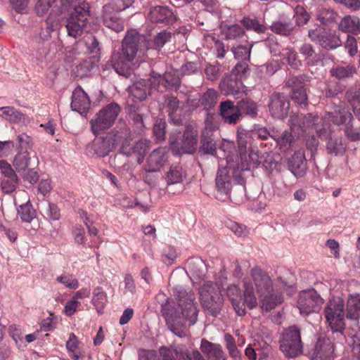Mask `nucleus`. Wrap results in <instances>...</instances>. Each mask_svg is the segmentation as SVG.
<instances>
[{
	"label": "nucleus",
	"mask_w": 360,
	"mask_h": 360,
	"mask_svg": "<svg viewBox=\"0 0 360 360\" xmlns=\"http://www.w3.org/2000/svg\"><path fill=\"white\" fill-rule=\"evenodd\" d=\"M174 297L177 302V307H174L169 300H166L161 305V312L165 319L170 331L179 338L188 336L186 323L194 325L198 319V302L194 292L181 287L175 288Z\"/></svg>",
	"instance_id": "obj_1"
},
{
	"label": "nucleus",
	"mask_w": 360,
	"mask_h": 360,
	"mask_svg": "<svg viewBox=\"0 0 360 360\" xmlns=\"http://www.w3.org/2000/svg\"><path fill=\"white\" fill-rule=\"evenodd\" d=\"M141 36L134 30L127 32L122 40L120 51L113 53L111 65L120 75L128 77L131 75V63L136 56Z\"/></svg>",
	"instance_id": "obj_2"
},
{
	"label": "nucleus",
	"mask_w": 360,
	"mask_h": 360,
	"mask_svg": "<svg viewBox=\"0 0 360 360\" xmlns=\"http://www.w3.org/2000/svg\"><path fill=\"white\" fill-rule=\"evenodd\" d=\"M278 342L280 350L288 359L297 357L303 353L301 330L295 325L284 328Z\"/></svg>",
	"instance_id": "obj_3"
},
{
	"label": "nucleus",
	"mask_w": 360,
	"mask_h": 360,
	"mask_svg": "<svg viewBox=\"0 0 360 360\" xmlns=\"http://www.w3.org/2000/svg\"><path fill=\"white\" fill-rule=\"evenodd\" d=\"M120 112L121 107L115 102L102 107L89 122L92 133L97 136L110 129L117 120Z\"/></svg>",
	"instance_id": "obj_4"
},
{
	"label": "nucleus",
	"mask_w": 360,
	"mask_h": 360,
	"mask_svg": "<svg viewBox=\"0 0 360 360\" xmlns=\"http://www.w3.org/2000/svg\"><path fill=\"white\" fill-rule=\"evenodd\" d=\"M198 133L196 128L187 125L180 139V132L172 133L169 138V143L172 150L176 155L193 153L197 148Z\"/></svg>",
	"instance_id": "obj_5"
},
{
	"label": "nucleus",
	"mask_w": 360,
	"mask_h": 360,
	"mask_svg": "<svg viewBox=\"0 0 360 360\" xmlns=\"http://www.w3.org/2000/svg\"><path fill=\"white\" fill-rule=\"evenodd\" d=\"M199 295L203 309L217 316L221 311L224 301L219 286L213 282H208L199 289Z\"/></svg>",
	"instance_id": "obj_6"
},
{
	"label": "nucleus",
	"mask_w": 360,
	"mask_h": 360,
	"mask_svg": "<svg viewBox=\"0 0 360 360\" xmlns=\"http://www.w3.org/2000/svg\"><path fill=\"white\" fill-rule=\"evenodd\" d=\"M325 317L333 333L343 336L345 330V304L342 298L335 297L330 300L324 308Z\"/></svg>",
	"instance_id": "obj_7"
},
{
	"label": "nucleus",
	"mask_w": 360,
	"mask_h": 360,
	"mask_svg": "<svg viewBox=\"0 0 360 360\" xmlns=\"http://www.w3.org/2000/svg\"><path fill=\"white\" fill-rule=\"evenodd\" d=\"M323 304V299L314 289L301 292L297 300V307L303 316L319 312Z\"/></svg>",
	"instance_id": "obj_8"
},
{
	"label": "nucleus",
	"mask_w": 360,
	"mask_h": 360,
	"mask_svg": "<svg viewBox=\"0 0 360 360\" xmlns=\"http://www.w3.org/2000/svg\"><path fill=\"white\" fill-rule=\"evenodd\" d=\"M321 118L317 115H313L311 113L307 115H299L292 113L290 116V125L292 131L298 136L307 132L311 128L314 127L316 131L317 129H321L319 123Z\"/></svg>",
	"instance_id": "obj_9"
},
{
	"label": "nucleus",
	"mask_w": 360,
	"mask_h": 360,
	"mask_svg": "<svg viewBox=\"0 0 360 360\" xmlns=\"http://www.w3.org/2000/svg\"><path fill=\"white\" fill-rule=\"evenodd\" d=\"M243 283L244 302L240 298L231 302L236 313L240 316L246 314L245 304L250 309H255L257 306L255 288L251 280L248 278H245Z\"/></svg>",
	"instance_id": "obj_10"
},
{
	"label": "nucleus",
	"mask_w": 360,
	"mask_h": 360,
	"mask_svg": "<svg viewBox=\"0 0 360 360\" xmlns=\"http://www.w3.org/2000/svg\"><path fill=\"white\" fill-rule=\"evenodd\" d=\"M268 106L272 117L283 120L288 115L290 101L284 94L274 92L269 97Z\"/></svg>",
	"instance_id": "obj_11"
},
{
	"label": "nucleus",
	"mask_w": 360,
	"mask_h": 360,
	"mask_svg": "<svg viewBox=\"0 0 360 360\" xmlns=\"http://www.w3.org/2000/svg\"><path fill=\"white\" fill-rule=\"evenodd\" d=\"M219 89L225 96H236L246 91V86L243 84L242 79L234 72L222 77L219 83Z\"/></svg>",
	"instance_id": "obj_12"
},
{
	"label": "nucleus",
	"mask_w": 360,
	"mask_h": 360,
	"mask_svg": "<svg viewBox=\"0 0 360 360\" xmlns=\"http://www.w3.org/2000/svg\"><path fill=\"white\" fill-rule=\"evenodd\" d=\"M250 276L254 282L259 296L266 295L274 292L272 280L262 269L255 266L250 270Z\"/></svg>",
	"instance_id": "obj_13"
},
{
	"label": "nucleus",
	"mask_w": 360,
	"mask_h": 360,
	"mask_svg": "<svg viewBox=\"0 0 360 360\" xmlns=\"http://www.w3.org/2000/svg\"><path fill=\"white\" fill-rule=\"evenodd\" d=\"M316 134L321 139H328L326 143L328 153L335 156L344 154L346 150V145L343 143L342 136L335 135L325 128H316Z\"/></svg>",
	"instance_id": "obj_14"
},
{
	"label": "nucleus",
	"mask_w": 360,
	"mask_h": 360,
	"mask_svg": "<svg viewBox=\"0 0 360 360\" xmlns=\"http://www.w3.org/2000/svg\"><path fill=\"white\" fill-rule=\"evenodd\" d=\"M168 151L165 148L154 149L147 157L143 169L145 172H158L166 163Z\"/></svg>",
	"instance_id": "obj_15"
},
{
	"label": "nucleus",
	"mask_w": 360,
	"mask_h": 360,
	"mask_svg": "<svg viewBox=\"0 0 360 360\" xmlns=\"http://www.w3.org/2000/svg\"><path fill=\"white\" fill-rule=\"evenodd\" d=\"M334 353V345L327 338H319L311 354V360H330Z\"/></svg>",
	"instance_id": "obj_16"
},
{
	"label": "nucleus",
	"mask_w": 360,
	"mask_h": 360,
	"mask_svg": "<svg viewBox=\"0 0 360 360\" xmlns=\"http://www.w3.org/2000/svg\"><path fill=\"white\" fill-rule=\"evenodd\" d=\"M90 98L80 86L77 87L72 92L71 108L72 110L84 115L90 108Z\"/></svg>",
	"instance_id": "obj_17"
},
{
	"label": "nucleus",
	"mask_w": 360,
	"mask_h": 360,
	"mask_svg": "<svg viewBox=\"0 0 360 360\" xmlns=\"http://www.w3.org/2000/svg\"><path fill=\"white\" fill-rule=\"evenodd\" d=\"M289 170L297 178L302 177L307 170V160L304 150L295 151L288 160Z\"/></svg>",
	"instance_id": "obj_18"
},
{
	"label": "nucleus",
	"mask_w": 360,
	"mask_h": 360,
	"mask_svg": "<svg viewBox=\"0 0 360 360\" xmlns=\"http://www.w3.org/2000/svg\"><path fill=\"white\" fill-rule=\"evenodd\" d=\"M219 115L224 122L229 124H236L240 117L238 104L235 105L234 102L231 100L220 103Z\"/></svg>",
	"instance_id": "obj_19"
},
{
	"label": "nucleus",
	"mask_w": 360,
	"mask_h": 360,
	"mask_svg": "<svg viewBox=\"0 0 360 360\" xmlns=\"http://www.w3.org/2000/svg\"><path fill=\"white\" fill-rule=\"evenodd\" d=\"M148 20L154 23H172L175 16L167 6H155L150 9L148 14Z\"/></svg>",
	"instance_id": "obj_20"
},
{
	"label": "nucleus",
	"mask_w": 360,
	"mask_h": 360,
	"mask_svg": "<svg viewBox=\"0 0 360 360\" xmlns=\"http://www.w3.org/2000/svg\"><path fill=\"white\" fill-rule=\"evenodd\" d=\"M216 188L219 194L227 196L231 188V176L227 167L219 168L216 179Z\"/></svg>",
	"instance_id": "obj_21"
},
{
	"label": "nucleus",
	"mask_w": 360,
	"mask_h": 360,
	"mask_svg": "<svg viewBox=\"0 0 360 360\" xmlns=\"http://www.w3.org/2000/svg\"><path fill=\"white\" fill-rule=\"evenodd\" d=\"M107 135L112 139L115 146L132 140L131 131L125 122H119Z\"/></svg>",
	"instance_id": "obj_22"
},
{
	"label": "nucleus",
	"mask_w": 360,
	"mask_h": 360,
	"mask_svg": "<svg viewBox=\"0 0 360 360\" xmlns=\"http://www.w3.org/2000/svg\"><path fill=\"white\" fill-rule=\"evenodd\" d=\"M200 349L208 360H226L222 347L219 344H214L203 339L201 341Z\"/></svg>",
	"instance_id": "obj_23"
},
{
	"label": "nucleus",
	"mask_w": 360,
	"mask_h": 360,
	"mask_svg": "<svg viewBox=\"0 0 360 360\" xmlns=\"http://www.w3.org/2000/svg\"><path fill=\"white\" fill-rule=\"evenodd\" d=\"M103 22L105 27L116 32H120L124 30V21L118 15L119 12L113 10H106L103 8Z\"/></svg>",
	"instance_id": "obj_24"
},
{
	"label": "nucleus",
	"mask_w": 360,
	"mask_h": 360,
	"mask_svg": "<svg viewBox=\"0 0 360 360\" xmlns=\"http://www.w3.org/2000/svg\"><path fill=\"white\" fill-rule=\"evenodd\" d=\"M186 266L191 276L197 281L206 277L207 266L200 258H191L186 261Z\"/></svg>",
	"instance_id": "obj_25"
},
{
	"label": "nucleus",
	"mask_w": 360,
	"mask_h": 360,
	"mask_svg": "<svg viewBox=\"0 0 360 360\" xmlns=\"http://www.w3.org/2000/svg\"><path fill=\"white\" fill-rule=\"evenodd\" d=\"M270 29L276 34L289 37L294 33L296 27L290 19L281 18L271 23Z\"/></svg>",
	"instance_id": "obj_26"
},
{
	"label": "nucleus",
	"mask_w": 360,
	"mask_h": 360,
	"mask_svg": "<svg viewBox=\"0 0 360 360\" xmlns=\"http://www.w3.org/2000/svg\"><path fill=\"white\" fill-rule=\"evenodd\" d=\"M128 91L134 102L143 101L149 92L148 82L146 79L136 81L128 87Z\"/></svg>",
	"instance_id": "obj_27"
},
{
	"label": "nucleus",
	"mask_w": 360,
	"mask_h": 360,
	"mask_svg": "<svg viewBox=\"0 0 360 360\" xmlns=\"http://www.w3.org/2000/svg\"><path fill=\"white\" fill-rule=\"evenodd\" d=\"M115 148L112 139L107 134L96 139L91 144V149L98 157L108 155Z\"/></svg>",
	"instance_id": "obj_28"
},
{
	"label": "nucleus",
	"mask_w": 360,
	"mask_h": 360,
	"mask_svg": "<svg viewBox=\"0 0 360 360\" xmlns=\"http://www.w3.org/2000/svg\"><path fill=\"white\" fill-rule=\"evenodd\" d=\"M148 110L144 105L138 107L135 105H131L129 107V119L133 122L134 125L137 129L141 130L144 128L143 117L148 115Z\"/></svg>",
	"instance_id": "obj_29"
},
{
	"label": "nucleus",
	"mask_w": 360,
	"mask_h": 360,
	"mask_svg": "<svg viewBox=\"0 0 360 360\" xmlns=\"http://www.w3.org/2000/svg\"><path fill=\"white\" fill-rule=\"evenodd\" d=\"M220 29L221 35L226 40H237L245 34L244 29L238 24H222Z\"/></svg>",
	"instance_id": "obj_30"
},
{
	"label": "nucleus",
	"mask_w": 360,
	"mask_h": 360,
	"mask_svg": "<svg viewBox=\"0 0 360 360\" xmlns=\"http://www.w3.org/2000/svg\"><path fill=\"white\" fill-rule=\"evenodd\" d=\"M339 28L344 32L358 34L360 33V19L356 16L346 15L340 22Z\"/></svg>",
	"instance_id": "obj_31"
},
{
	"label": "nucleus",
	"mask_w": 360,
	"mask_h": 360,
	"mask_svg": "<svg viewBox=\"0 0 360 360\" xmlns=\"http://www.w3.org/2000/svg\"><path fill=\"white\" fill-rule=\"evenodd\" d=\"M165 104L169 113L170 120L175 124H181V119L178 116L176 112L179 110V101L174 96H167L165 97Z\"/></svg>",
	"instance_id": "obj_32"
},
{
	"label": "nucleus",
	"mask_w": 360,
	"mask_h": 360,
	"mask_svg": "<svg viewBox=\"0 0 360 360\" xmlns=\"http://www.w3.org/2000/svg\"><path fill=\"white\" fill-rule=\"evenodd\" d=\"M90 16L89 5L87 2L83 1L79 3L78 5L74 7L72 11H71L70 17L68 18L79 21L80 23H85Z\"/></svg>",
	"instance_id": "obj_33"
},
{
	"label": "nucleus",
	"mask_w": 360,
	"mask_h": 360,
	"mask_svg": "<svg viewBox=\"0 0 360 360\" xmlns=\"http://www.w3.org/2000/svg\"><path fill=\"white\" fill-rule=\"evenodd\" d=\"M172 34L166 30L161 31L157 34L153 39L146 40V46L148 49L159 50L162 49L166 43L170 41Z\"/></svg>",
	"instance_id": "obj_34"
},
{
	"label": "nucleus",
	"mask_w": 360,
	"mask_h": 360,
	"mask_svg": "<svg viewBox=\"0 0 360 360\" xmlns=\"http://www.w3.org/2000/svg\"><path fill=\"white\" fill-rule=\"evenodd\" d=\"M240 23L247 30L253 31L257 34H264L268 30L264 22L259 20L257 18L243 17L240 20Z\"/></svg>",
	"instance_id": "obj_35"
},
{
	"label": "nucleus",
	"mask_w": 360,
	"mask_h": 360,
	"mask_svg": "<svg viewBox=\"0 0 360 360\" xmlns=\"http://www.w3.org/2000/svg\"><path fill=\"white\" fill-rule=\"evenodd\" d=\"M347 317L358 320L360 318V295H350L347 300Z\"/></svg>",
	"instance_id": "obj_36"
},
{
	"label": "nucleus",
	"mask_w": 360,
	"mask_h": 360,
	"mask_svg": "<svg viewBox=\"0 0 360 360\" xmlns=\"http://www.w3.org/2000/svg\"><path fill=\"white\" fill-rule=\"evenodd\" d=\"M58 27V21L56 20L55 17L51 13L39 33V40L41 42L47 41L51 38V32L56 30Z\"/></svg>",
	"instance_id": "obj_37"
},
{
	"label": "nucleus",
	"mask_w": 360,
	"mask_h": 360,
	"mask_svg": "<svg viewBox=\"0 0 360 360\" xmlns=\"http://www.w3.org/2000/svg\"><path fill=\"white\" fill-rule=\"evenodd\" d=\"M329 118L337 125L344 124L345 128L352 120V115L345 108H339L328 113Z\"/></svg>",
	"instance_id": "obj_38"
},
{
	"label": "nucleus",
	"mask_w": 360,
	"mask_h": 360,
	"mask_svg": "<svg viewBox=\"0 0 360 360\" xmlns=\"http://www.w3.org/2000/svg\"><path fill=\"white\" fill-rule=\"evenodd\" d=\"M259 297L261 300V307L262 310L266 311H271L283 302V297L280 294L271 292Z\"/></svg>",
	"instance_id": "obj_39"
},
{
	"label": "nucleus",
	"mask_w": 360,
	"mask_h": 360,
	"mask_svg": "<svg viewBox=\"0 0 360 360\" xmlns=\"http://www.w3.org/2000/svg\"><path fill=\"white\" fill-rule=\"evenodd\" d=\"M184 174L181 167L179 165H172L165 174V179L167 185L180 184L183 181Z\"/></svg>",
	"instance_id": "obj_40"
},
{
	"label": "nucleus",
	"mask_w": 360,
	"mask_h": 360,
	"mask_svg": "<svg viewBox=\"0 0 360 360\" xmlns=\"http://www.w3.org/2000/svg\"><path fill=\"white\" fill-rule=\"evenodd\" d=\"M0 117L11 122H19L24 119V115L11 106L0 108Z\"/></svg>",
	"instance_id": "obj_41"
},
{
	"label": "nucleus",
	"mask_w": 360,
	"mask_h": 360,
	"mask_svg": "<svg viewBox=\"0 0 360 360\" xmlns=\"http://www.w3.org/2000/svg\"><path fill=\"white\" fill-rule=\"evenodd\" d=\"M252 44H249L248 41H245L244 44H239L237 46H233L231 51L234 55V57L237 60H249L250 58Z\"/></svg>",
	"instance_id": "obj_42"
},
{
	"label": "nucleus",
	"mask_w": 360,
	"mask_h": 360,
	"mask_svg": "<svg viewBox=\"0 0 360 360\" xmlns=\"http://www.w3.org/2000/svg\"><path fill=\"white\" fill-rule=\"evenodd\" d=\"M86 25V24L84 22L80 23L79 21L68 18L65 27L68 36L74 39L80 37L83 34Z\"/></svg>",
	"instance_id": "obj_43"
},
{
	"label": "nucleus",
	"mask_w": 360,
	"mask_h": 360,
	"mask_svg": "<svg viewBox=\"0 0 360 360\" xmlns=\"http://www.w3.org/2000/svg\"><path fill=\"white\" fill-rule=\"evenodd\" d=\"M341 44L342 41L339 36L327 30L320 46L323 49L331 50L340 46Z\"/></svg>",
	"instance_id": "obj_44"
},
{
	"label": "nucleus",
	"mask_w": 360,
	"mask_h": 360,
	"mask_svg": "<svg viewBox=\"0 0 360 360\" xmlns=\"http://www.w3.org/2000/svg\"><path fill=\"white\" fill-rule=\"evenodd\" d=\"M176 357L179 360H202V354L198 350L189 351L186 346H176Z\"/></svg>",
	"instance_id": "obj_45"
},
{
	"label": "nucleus",
	"mask_w": 360,
	"mask_h": 360,
	"mask_svg": "<svg viewBox=\"0 0 360 360\" xmlns=\"http://www.w3.org/2000/svg\"><path fill=\"white\" fill-rule=\"evenodd\" d=\"M225 347L229 352V356L233 360H243L240 351L237 348L234 338L229 333L224 335Z\"/></svg>",
	"instance_id": "obj_46"
},
{
	"label": "nucleus",
	"mask_w": 360,
	"mask_h": 360,
	"mask_svg": "<svg viewBox=\"0 0 360 360\" xmlns=\"http://www.w3.org/2000/svg\"><path fill=\"white\" fill-rule=\"evenodd\" d=\"M237 104L240 115L242 113H245L251 117H255L257 115V107L253 101L248 98L242 99L239 101Z\"/></svg>",
	"instance_id": "obj_47"
},
{
	"label": "nucleus",
	"mask_w": 360,
	"mask_h": 360,
	"mask_svg": "<svg viewBox=\"0 0 360 360\" xmlns=\"http://www.w3.org/2000/svg\"><path fill=\"white\" fill-rule=\"evenodd\" d=\"M160 78L165 82V86L167 88L176 89L181 85V79L177 71L166 72L162 76L160 75Z\"/></svg>",
	"instance_id": "obj_48"
},
{
	"label": "nucleus",
	"mask_w": 360,
	"mask_h": 360,
	"mask_svg": "<svg viewBox=\"0 0 360 360\" xmlns=\"http://www.w3.org/2000/svg\"><path fill=\"white\" fill-rule=\"evenodd\" d=\"M354 72V69L350 65H336L330 70V75L338 79L350 77L353 75Z\"/></svg>",
	"instance_id": "obj_49"
},
{
	"label": "nucleus",
	"mask_w": 360,
	"mask_h": 360,
	"mask_svg": "<svg viewBox=\"0 0 360 360\" xmlns=\"http://www.w3.org/2000/svg\"><path fill=\"white\" fill-rule=\"evenodd\" d=\"M217 98V92L214 89H210L201 96L199 101L206 110H209L215 105Z\"/></svg>",
	"instance_id": "obj_50"
},
{
	"label": "nucleus",
	"mask_w": 360,
	"mask_h": 360,
	"mask_svg": "<svg viewBox=\"0 0 360 360\" xmlns=\"http://www.w3.org/2000/svg\"><path fill=\"white\" fill-rule=\"evenodd\" d=\"M206 43L212 46L216 51L217 57L219 58H223L225 56L226 50L223 42L219 41L213 35L208 34L205 37Z\"/></svg>",
	"instance_id": "obj_51"
},
{
	"label": "nucleus",
	"mask_w": 360,
	"mask_h": 360,
	"mask_svg": "<svg viewBox=\"0 0 360 360\" xmlns=\"http://www.w3.org/2000/svg\"><path fill=\"white\" fill-rule=\"evenodd\" d=\"M18 214L24 222H30L36 217V212L29 202L21 205L18 207Z\"/></svg>",
	"instance_id": "obj_52"
},
{
	"label": "nucleus",
	"mask_w": 360,
	"mask_h": 360,
	"mask_svg": "<svg viewBox=\"0 0 360 360\" xmlns=\"http://www.w3.org/2000/svg\"><path fill=\"white\" fill-rule=\"evenodd\" d=\"M212 136V134L204 135L203 133H202V145L200 148V152L210 155H214L215 153L216 146Z\"/></svg>",
	"instance_id": "obj_53"
},
{
	"label": "nucleus",
	"mask_w": 360,
	"mask_h": 360,
	"mask_svg": "<svg viewBox=\"0 0 360 360\" xmlns=\"http://www.w3.org/2000/svg\"><path fill=\"white\" fill-rule=\"evenodd\" d=\"M337 17V13L329 8L320 9L317 13V20L325 25H330L335 22Z\"/></svg>",
	"instance_id": "obj_54"
},
{
	"label": "nucleus",
	"mask_w": 360,
	"mask_h": 360,
	"mask_svg": "<svg viewBox=\"0 0 360 360\" xmlns=\"http://www.w3.org/2000/svg\"><path fill=\"white\" fill-rule=\"evenodd\" d=\"M150 141L147 140H140L134 143L135 155H137L136 160L139 164H141L146 153L150 149Z\"/></svg>",
	"instance_id": "obj_55"
},
{
	"label": "nucleus",
	"mask_w": 360,
	"mask_h": 360,
	"mask_svg": "<svg viewBox=\"0 0 360 360\" xmlns=\"http://www.w3.org/2000/svg\"><path fill=\"white\" fill-rule=\"evenodd\" d=\"M280 149L283 151L288 150L291 148L293 137L288 131H284L281 135L275 139Z\"/></svg>",
	"instance_id": "obj_56"
},
{
	"label": "nucleus",
	"mask_w": 360,
	"mask_h": 360,
	"mask_svg": "<svg viewBox=\"0 0 360 360\" xmlns=\"http://www.w3.org/2000/svg\"><path fill=\"white\" fill-rule=\"evenodd\" d=\"M133 2L134 0H110L104 7L107 11L113 10L115 12H120L129 8Z\"/></svg>",
	"instance_id": "obj_57"
},
{
	"label": "nucleus",
	"mask_w": 360,
	"mask_h": 360,
	"mask_svg": "<svg viewBox=\"0 0 360 360\" xmlns=\"http://www.w3.org/2000/svg\"><path fill=\"white\" fill-rule=\"evenodd\" d=\"M30 159L27 151L19 153L13 160V166L17 170H25L29 165Z\"/></svg>",
	"instance_id": "obj_58"
},
{
	"label": "nucleus",
	"mask_w": 360,
	"mask_h": 360,
	"mask_svg": "<svg viewBox=\"0 0 360 360\" xmlns=\"http://www.w3.org/2000/svg\"><path fill=\"white\" fill-rule=\"evenodd\" d=\"M238 148L240 150V154L246 151L248 143L251 139V137L248 132L245 130L238 129L237 131L236 137Z\"/></svg>",
	"instance_id": "obj_59"
},
{
	"label": "nucleus",
	"mask_w": 360,
	"mask_h": 360,
	"mask_svg": "<svg viewBox=\"0 0 360 360\" xmlns=\"http://www.w3.org/2000/svg\"><path fill=\"white\" fill-rule=\"evenodd\" d=\"M294 18L297 26H302L308 22L310 16L302 6H297L295 8Z\"/></svg>",
	"instance_id": "obj_60"
},
{
	"label": "nucleus",
	"mask_w": 360,
	"mask_h": 360,
	"mask_svg": "<svg viewBox=\"0 0 360 360\" xmlns=\"http://www.w3.org/2000/svg\"><path fill=\"white\" fill-rule=\"evenodd\" d=\"M281 54L292 68L297 69L301 66V61L297 59V53L292 49H286Z\"/></svg>",
	"instance_id": "obj_61"
},
{
	"label": "nucleus",
	"mask_w": 360,
	"mask_h": 360,
	"mask_svg": "<svg viewBox=\"0 0 360 360\" xmlns=\"http://www.w3.org/2000/svg\"><path fill=\"white\" fill-rule=\"evenodd\" d=\"M56 281L70 289H76L79 286L78 281L70 274H64L58 276Z\"/></svg>",
	"instance_id": "obj_62"
},
{
	"label": "nucleus",
	"mask_w": 360,
	"mask_h": 360,
	"mask_svg": "<svg viewBox=\"0 0 360 360\" xmlns=\"http://www.w3.org/2000/svg\"><path fill=\"white\" fill-rule=\"evenodd\" d=\"M93 68V63L90 60H84L76 67L75 74L79 77H87L91 75Z\"/></svg>",
	"instance_id": "obj_63"
},
{
	"label": "nucleus",
	"mask_w": 360,
	"mask_h": 360,
	"mask_svg": "<svg viewBox=\"0 0 360 360\" xmlns=\"http://www.w3.org/2000/svg\"><path fill=\"white\" fill-rule=\"evenodd\" d=\"M326 31L323 27H317L314 29H310L308 31V36L312 41L321 45Z\"/></svg>",
	"instance_id": "obj_64"
}]
</instances>
